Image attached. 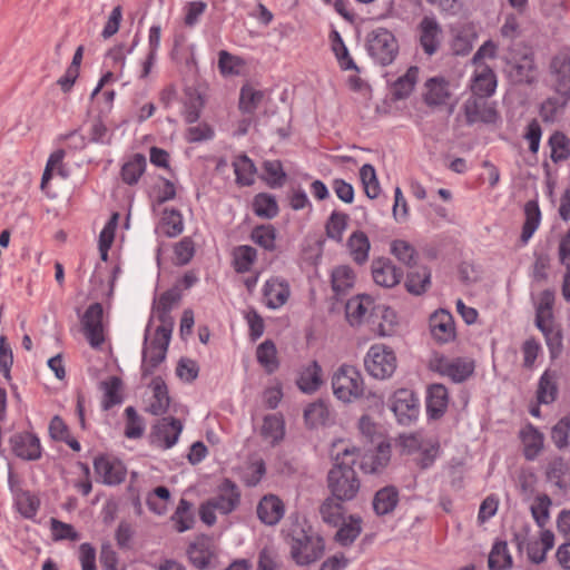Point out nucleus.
Listing matches in <instances>:
<instances>
[{"label": "nucleus", "instance_id": "f03ea898", "mask_svg": "<svg viewBox=\"0 0 570 570\" xmlns=\"http://www.w3.org/2000/svg\"><path fill=\"white\" fill-rule=\"evenodd\" d=\"M505 71L513 83H533L535 81V63L532 49L522 43L514 45L507 56Z\"/></svg>", "mask_w": 570, "mask_h": 570}, {"label": "nucleus", "instance_id": "0e129e2a", "mask_svg": "<svg viewBox=\"0 0 570 570\" xmlns=\"http://www.w3.org/2000/svg\"><path fill=\"white\" fill-rule=\"evenodd\" d=\"M328 416V409L322 401L314 402L304 410L305 422L311 428L324 424Z\"/></svg>", "mask_w": 570, "mask_h": 570}, {"label": "nucleus", "instance_id": "69168bd1", "mask_svg": "<svg viewBox=\"0 0 570 570\" xmlns=\"http://www.w3.org/2000/svg\"><path fill=\"white\" fill-rule=\"evenodd\" d=\"M570 435V419L568 416L561 417L551 429V440L559 449L569 446Z\"/></svg>", "mask_w": 570, "mask_h": 570}, {"label": "nucleus", "instance_id": "58836bf2", "mask_svg": "<svg viewBox=\"0 0 570 570\" xmlns=\"http://www.w3.org/2000/svg\"><path fill=\"white\" fill-rule=\"evenodd\" d=\"M146 168V158L141 154H135L130 160L121 167V179L127 185H136Z\"/></svg>", "mask_w": 570, "mask_h": 570}, {"label": "nucleus", "instance_id": "4468645a", "mask_svg": "<svg viewBox=\"0 0 570 570\" xmlns=\"http://www.w3.org/2000/svg\"><path fill=\"white\" fill-rule=\"evenodd\" d=\"M419 41L428 56L438 52L441 46L442 28L434 17L425 16L417 26Z\"/></svg>", "mask_w": 570, "mask_h": 570}, {"label": "nucleus", "instance_id": "ddd939ff", "mask_svg": "<svg viewBox=\"0 0 570 570\" xmlns=\"http://www.w3.org/2000/svg\"><path fill=\"white\" fill-rule=\"evenodd\" d=\"M183 431L180 420L168 416L163 417L154 425L151 432V442L167 450L176 444Z\"/></svg>", "mask_w": 570, "mask_h": 570}, {"label": "nucleus", "instance_id": "72a5a7b5", "mask_svg": "<svg viewBox=\"0 0 570 570\" xmlns=\"http://www.w3.org/2000/svg\"><path fill=\"white\" fill-rule=\"evenodd\" d=\"M449 83L443 78H431L426 81V94L424 101L429 106H441L446 102L450 97Z\"/></svg>", "mask_w": 570, "mask_h": 570}, {"label": "nucleus", "instance_id": "393cba45", "mask_svg": "<svg viewBox=\"0 0 570 570\" xmlns=\"http://www.w3.org/2000/svg\"><path fill=\"white\" fill-rule=\"evenodd\" d=\"M523 445V455L527 461H534L544 446V435L533 424L528 423L519 432Z\"/></svg>", "mask_w": 570, "mask_h": 570}, {"label": "nucleus", "instance_id": "ea45409f", "mask_svg": "<svg viewBox=\"0 0 570 570\" xmlns=\"http://www.w3.org/2000/svg\"><path fill=\"white\" fill-rule=\"evenodd\" d=\"M256 259L257 250L249 245H239L233 250V266L237 273L249 272Z\"/></svg>", "mask_w": 570, "mask_h": 570}, {"label": "nucleus", "instance_id": "cd10ccee", "mask_svg": "<svg viewBox=\"0 0 570 570\" xmlns=\"http://www.w3.org/2000/svg\"><path fill=\"white\" fill-rule=\"evenodd\" d=\"M399 500V490L394 485H386L374 494L373 510L379 517L390 514L395 510Z\"/></svg>", "mask_w": 570, "mask_h": 570}, {"label": "nucleus", "instance_id": "6ab92c4d", "mask_svg": "<svg viewBox=\"0 0 570 570\" xmlns=\"http://www.w3.org/2000/svg\"><path fill=\"white\" fill-rule=\"evenodd\" d=\"M210 501L220 513L228 514L239 505L240 491L234 481L224 479L218 487L217 495Z\"/></svg>", "mask_w": 570, "mask_h": 570}, {"label": "nucleus", "instance_id": "9b49d317", "mask_svg": "<svg viewBox=\"0 0 570 570\" xmlns=\"http://www.w3.org/2000/svg\"><path fill=\"white\" fill-rule=\"evenodd\" d=\"M102 316V305L94 303L88 306L81 318L83 334L92 347H99L105 342Z\"/></svg>", "mask_w": 570, "mask_h": 570}, {"label": "nucleus", "instance_id": "052dcab7", "mask_svg": "<svg viewBox=\"0 0 570 570\" xmlns=\"http://www.w3.org/2000/svg\"><path fill=\"white\" fill-rule=\"evenodd\" d=\"M16 504L21 515L32 519L39 510L40 500L29 491H21L17 494Z\"/></svg>", "mask_w": 570, "mask_h": 570}, {"label": "nucleus", "instance_id": "412c9836", "mask_svg": "<svg viewBox=\"0 0 570 570\" xmlns=\"http://www.w3.org/2000/svg\"><path fill=\"white\" fill-rule=\"evenodd\" d=\"M291 295V287L286 279L279 277H272L266 281L263 288V296L266 301V306L276 309L285 305Z\"/></svg>", "mask_w": 570, "mask_h": 570}, {"label": "nucleus", "instance_id": "a19ab883", "mask_svg": "<svg viewBox=\"0 0 570 570\" xmlns=\"http://www.w3.org/2000/svg\"><path fill=\"white\" fill-rule=\"evenodd\" d=\"M354 281V272L346 265L337 266L332 272V289L336 296L345 295L353 287Z\"/></svg>", "mask_w": 570, "mask_h": 570}, {"label": "nucleus", "instance_id": "2eb2a0df", "mask_svg": "<svg viewBox=\"0 0 570 570\" xmlns=\"http://www.w3.org/2000/svg\"><path fill=\"white\" fill-rule=\"evenodd\" d=\"M432 337L440 344L452 342L455 338L453 316L445 309L435 311L429 320Z\"/></svg>", "mask_w": 570, "mask_h": 570}, {"label": "nucleus", "instance_id": "0eeeda50", "mask_svg": "<svg viewBox=\"0 0 570 570\" xmlns=\"http://www.w3.org/2000/svg\"><path fill=\"white\" fill-rule=\"evenodd\" d=\"M430 367L442 376H448L454 383L466 381L474 373V362L465 357L449 358L444 355L435 356Z\"/></svg>", "mask_w": 570, "mask_h": 570}, {"label": "nucleus", "instance_id": "1a4fd4ad", "mask_svg": "<svg viewBox=\"0 0 570 570\" xmlns=\"http://www.w3.org/2000/svg\"><path fill=\"white\" fill-rule=\"evenodd\" d=\"M465 121L468 125L482 122L485 125H494L500 119V114L495 108V104L489 102L487 98L470 97L463 105Z\"/></svg>", "mask_w": 570, "mask_h": 570}, {"label": "nucleus", "instance_id": "c85d7f7f", "mask_svg": "<svg viewBox=\"0 0 570 570\" xmlns=\"http://www.w3.org/2000/svg\"><path fill=\"white\" fill-rule=\"evenodd\" d=\"M405 288L410 294L422 295L431 286V271L428 266L415 265L410 268L405 279Z\"/></svg>", "mask_w": 570, "mask_h": 570}, {"label": "nucleus", "instance_id": "13d9d810", "mask_svg": "<svg viewBox=\"0 0 570 570\" xmlns=\"http://www.w3.org/2000/svg\"><path fill=\"white\" fill-rule=\"evenodd\" d=\"M126 428L125 436L127 439H139L144 435L145 424L142 417L137 413L134 406L125 410Z\"/></svg>", "mask_w": 570, "mask_h": 570}, {"label": "nucleus", "instance_id": "423d86ee", "mask_svg": "<svg viewBox=\"0 0 570 570\" xmlns=\"http://www.w3.org/2000/svg\"><path fill=\"white\" fill-rule=\"evenodd\" d=\"M367 51L376 62L387 66L397 55V41L391 31L379 28L368 35Z\"/></svg>", "mask_w": 570, "mask_h": 570}, {"label": "nucleus", "instance_id": "603ef678", "mask_svg": "<svg viewBox=\"0 0 570 570\" xmlns=\"http://www.w3.org/2000/svg\"><path fill=\"white\" fill-rule=\"evenodd\" d=\"M236 175V183L240 186H250L254 184L256 167L252 159L246 155H240L233 163Z\"/></svg>", "mask_w": 570, "mask_h": 570}, {"label": "nucleus", "instance_id": "e2e57ef3", "mask_svg": "<svg viewBox=\"0 0 570 570\" xmlns=\"http://www.w3.org/2000/svg\"><path fill=\"white\" fill-rule=\"evenodd\" d=\"M165 235L168 237H176L183 233L184 223L179 210L177 209H165L161 218Z\"/></svg>", "mask_w": 570, "mask_h": 570}, {"label": "nucleus", "instance_id": "a18cd8bd", "mask_svg": "<svg viewBox=\"0 0 570 570\" xmlns=\"http://www.w3.org/2000/svg\"><path fill=\"white\" fill-rule=\"evenodd\" d=\"M253 212L256 216L272 219L278 215V205L276 198L266 193L257 194L253 199Z\"/></svg>", "mask_w": 570, "mask_h": 570}, {"label": "nucleus", "instance_id": "4c0bfd02", "mask_svg": "<svg viewBox=\"0 0 570 570\" xmlns=\"http://www.w3.org/2000/svg\"><path fill=\"white\" fill-rule=\"evenodd\" d=\"M265 98L263 90H257L250 85H244L239 92V110L243 114L253 115Z\"/></svg>", "mask_w": 570, "mask_h": 570}, {"label": "nucleus", "instance_id": "f257e3e1", "mask_svg": "<svg viewBox=\"0 0 570 570\" xmlns=\"http://www.w3.org/2000/svg\"><path fill=\"white\" fill-rule=\"evenodd\" d=\"M355 449L346 448L342 453H337L336 462L327 472V489L331 495L341 500V502L353 501L361 490V480L353 468L355 460L344 461V458L353 455Z\"/></svg>", "mask_w": 570, "mask_h": 570}, {"label": "nucleus", "instance_id": "a878e982", "mask_svg": "<svg viewBox=\"0 0 570 570\" xmlns=\"http://www.w3.org/2000/svg\"><path fill=\"white\" fill-rule=\"evenodd\" d=\"M284 512L285 507L283 501L274 494L263 497L257 505V517L267 525L277 524L283 518Z\"/></svg>", "mask_w": 570, "mask_h": 570}, {"label": "nucleus", "instance_id": "8fccbe9b", "mask_svg": "<svg viewBox=\"0 0 570 570\" xmlns=\"http://www.w3.org/2000/svg\"><path fill=\"white\" fill-rule=\"evenodd\" d=\"M551 149V160L554 164L564 161L570 158V140L561 131H554L548 141Z\"/></svg>", "mask_w": 570, "mask_h": 570}, {"label": "nucleus", "instance_id": "7c9ffc66", "mask_svg": "<svg viewBox=\"0 0 570 570\" xmlns=\"http://www.w3.org/2000/svg\"><path fill=\"white\" fill-rule=\"evenodd\" d=\"M322 367L317 361L304 367L297 379V386L304 393H313L322 385Z\"/></svg>", "mask_w": 570, "mask_h": 570}, {"label": "nucleus", "instance_id": "6e6d98bb", "mask_svg": "<svg viewBox=\"0 0 570 570\" xmlns=\"http://www.w3.org/2000/svg\"><path fill=\"white\" fill-rule=\"evenodd\" d=\"M360 178L363 184L365 195L371 199H375L381 191L375 168L371 164L363 165L360 169Z\"/></svg>", "mask_w": 570, "mask_h": 570}, {"label": "nucleus", "instance_id": "37998d69", "mask_svg": "<svg viewBox=\"0 0 570 570\" xmlns=\"http://www.w3.org/2000/svg\"><path fill=\"white\" fill-rule=\"evenodd\" d=\"M256 357L268 374L274 373L279 366L277 350L271 340H266L257 346Z\"/></svg>", "mask_w": 570, "mask_h": 570}, {"label": "nucleus", "instance_id": "f3484780", "mask_svg": "<svg viewBox=\"0 0 570 570\" xmlns=\"http://www.w3.org/2000/svg\"><path fill=\"white\" fill-rule=\"evenodd\" d=\"M12 452L20 459L35 461L41 456L40 440L32 433L20 432L10 438Z\"/></svg>", "mask_w": 570, "mask_h": 570}, {"label": "nucleus", "instance_id": "bf43d9fd", "mask_svg": "<svg viewBox=\"0 0 570 570\" xmlns=\"http://www.w3.org/2000/svg\"><path fill=\"white\" fill-rule=\"evenodd\" d=\"M554 303V294L552 291L546 289L540 295V302L535 311V325L542 328L541 323L552 321V307Z\"/></svg>", "mask_w": 570, "mask_h": 570}, {"label": "nucleus", "instance_id": "473e14b6", "mask_svg": "<svg viewBox=\"0 0 570 570\" xmlns=\"http://www.w3.org/2000/svg\"><path fill=\"white\" fill-rule=\"evenodd\" d=\"M122 381L118 376H110L100 382V390L104 391L101 406L105 411L110 410L115 405L122 403V395L120 393Z\"/></svg>", "mask_w": 570, "mask_h": 570}, {"label": "nucleus", "instance_id": "e433bc0d", "mask_svg": "<svg viewBox=\"0 0 570 570\" xmlns=\"http://www.w3.org/2000/svg\"><path fill=\"white\" fill-rule=\"evenodd\" d=\"M344 502L335 499L333 495L326 498L320 507V513L323 521L333 527H338L344 519Z\"/></svg>", "mask_w": 570, "mask_h": 570}, {"label": "nucleus", "instance_id": "774afa93", "mask_svg": "<svg viewBox=\"0 0 570 570\" xmlns=\"http://www.w3.org/2000/svg\"><path fill=\"white\" fill-rule=\"evenodd\" d=\"M50 530L51 535L55 541L60 540H70V541H77L79 540V533L75 530V528L69 524L65 523L58 519L51 518L50 519Z\"/></svg>", "mask_w": 570, "mask_h": 570}, {"label": "nucleus", "instance_id": "de8ad7c7", "mask_svg": "<svg viewBox=\"0 0 570 570\" xmlns=\"http://www.w3.org/2000/svg\"><path fill=\"white\" fill-rule=\"evenodd\" d=\"M191 507L193 504L188 500L184 498L179 500L178 507L171 515V521L178 532H185L193 528L195 517Z\"/></svg>", "mask_w": 570, "mask_h": 570}, {"label": "nucleus", "instance_id": "4d7b16f0", "mask_svg": "<svg viewBox=\"0 0 570 570\" xmlns=\"http://www.w3.org/2000/svg\"><path fill=\"white\" fill-rule=\"evenodd\" d=\"M348 215L341 212H333L326 222L325 229L328 238L341 242L343 233L347 227Z\"/></svg>", "mask_w": 570, "mask_h": 570}, {"label": "nucleus", "instance_id": "6e6552de", "mask_svg": "<svg viewBox=\"0 0 570 570\" xmlns=\"http://www.w3.org/2000/svg\"><path fill=\"white\" fill-rule=\"evenodd\" d=\"M390 407L401 425L407 426L417 420L420 404L416 394L412 390H396L390 399Z\"/></svg>", "mask_w": 570, "mask_h": 570}, {"label": "nucleus", "instance_id": "4be33fe9", "mask_svg": "<svg viewBox=\"0 0 570 570\" xmlns=\"http://www.w3.org/2000/svg\"><path fill=\"white\" fill-rule=\"evenodd\" d=\"M391 460V444L387 441L381 440L377 442L374 452L366 453L362 458L361 469L367 474L381 473Z\"/></svg>", "mask_w": 570, "mask_h": 570}, {"label": "nucleus", "instance_id": "c9c22d12", "mask_svg": "<svg viewBox=\"0 0 570 570\" xmlns=\"http://www.w3.org/2000/svg\"><path fill=\"white\" fill-rule=\"evenodd\" d=\"M524 223L522 226L521 242L523 244L532 237L540 225L541 212L537 200H529L524 205Z\"/></svg>", "mask_w": 570, "mask_h": 570}, {"label": "nucleus", "instance_id": "3c124183", "mask_svg": "<svg viewBox=\"0 0 570 570\" xmlns=\"http://www.w3.org/2000/svg\"><path fill=\"white\" fill-rule=\"evenodd\" d=\"M276 228L271 225H259L253 228L250 233V239L268 252H274L276 249Z\"/></svg>", "mask_w": 570, "mask_h": 570}, {"label": "nucleus", "instance_id": "aec40b11", "mask_svg": "<svg viewBox=\"0 0 570 570\" xmlns=\"http://www.w3.org/2000/svg\"><path fill=\"white\" fill-rule=\"evenodd\" d=\"M546 479L559 489L560 492L570 491V464L562 456L552 458L546 466Z\"/></svg>", "mask_w": 570, "mask_h": 570}, {"label": "nucleus", "instance_id": "338daca9", "mask_svg": "<svg viewBox=\"0 0 570 570\" xmlns=\"http://www.w3.org/2000/svg\"><path fill=\"white\" fill-rule=\"evenodd\" d=\"M551 503V499L548 494H540L534 499V502L531 505L532 517L540 528H544L549 520V509Z\"/></svg>", "mask_w": 570, "mask_h": 570}, {"label": "nucleus", "instance_id": "f704fd0d", "mask_svg": "<svg viewBox=\"0 0 570 570\" xmlns=\"http://www.w3.org/2000/svg\"><path fill=\"white\" fill-rule=\"evenodd\" d=\"M184 94V118L187 124H194L200 117V111L204 107V99L193 87H187Z\"/></svg>", "mask_w": 570, "mask_h": 570}, {"label": "nucleus", "instance_id": "79ce46f5", "mask_svg": "<svg viewBox=\"0 0 570 570\" xmlns=\"http://www.w3.org/2000/svg\"><path fill=\"white\" fill-rule=\"evenodd\" d=\"M417 76L419 68L415 66L410 67L405 75L401 76L394 81L392 86L393 98L395 100H401L409 97L414 89Z\"/></svg>", "mask_w": 570, "mask_h": 570}, {"label": "nucleus", "instance_id": "f8f14e48", "mask_svg": "<svg viewBox=\"0 0 570 570\" xmlns=\"http://www.w3.org/2000/svg\"><path fill=\"white\" fill-rule=\"evenodd\" d=\"M169 342V340L155 335L147 345V337H145L141 364V373L144 377L151 375L158 365L165 361Z\"/></svg>", "mask_w": 570, "mask_h": 570}, {"label": "nucleus", "instance_id": "c03bdc74", "mask_svg": "<svg viewBox=\"0 0 570 570\" xmlns=\"http://www.w3.org/2000/svg\"><path fill=\"white\" fill-rule=\"evenodd\" d=\"M488 566L490 570H507L512 567V557L509 553L505 541L493 544L489 554Z\"/></svg>", "mask_w": 570, "mask_h": 570}, {"label": "nucleus", "instance_id": "b1692460", "mask_svg": "<svg viewBox=\"0 0 570 570\" xmlns=\"http://www.w3.org/2000/svg\"><path fill=\"white\" fill-rule=\"evenodd\" d=\"M497 76L493 69L485 63L479 65L472 79V97H491L494 94Z\"/></svg>", "mask_w": 570, "mask_h": 570}, {"label": "nucleus", "instance_id": "49530a36", "mask_svg": "<svg viewBox=\"0 0 570 570\" xmlns=\"http://www.w3.org/2000/svg\"><path fill=\"white\" fill-rule=\"evenodd\" d=\"M347 246L355 263L361 265L367 261L370 240L365 233L354 232L347 240Z\"/></svg>", "mask_w": 570, "mask_h": 570}, {"label": "nucleus", "instance_id": "864d4df0", "mask_svg": "<svg viewBox=\"0 0 570 570\" xmlns=\"http://www.w3.org/2000/svg\"><path fill=\"white\" fill-rule=\"evenodd\" d=\"M391 253L409 268L416 265L419 257L416 249L406 240L395 239L391 243Z\"/></svg>", "mask_w": 570, "mask_h": 570}, {"label": "nucleus", "instance_id": "39448f33", "mask_svg": "<svg viewBox=\"0 0 570 570\" xmlns=\"http://www.w3.org/2000/svg\"><path fill=\"white\" fill-rule=\"evenodd\" d=\"M366 372L376 380H386L392 377L397 368V357L390 346L384 344H374L367 351L364 357Z\"/></svg>", "mask_w": 570, "mask_h": 570}, {"label": "nucleus", "instance_id": "7ed1b4c3", "mask_svg": "<svg viewBox=\"0 0 570 570\" xmlns=\"http://www.w3.org/2000/svg\"><path fill=\"white\" fill-rule=\"evenodd\" d=\"M334 395L343 402H352L364 394V381L361 372L352 365H341L332 376Z\"/></svg>", "mask_w": 570, "mask_h": 570}, {"label": "nucleus", "instance_id": "09e8293b", "mask_svg": "<svg viewBox=\"0 0 570 570\" xmlns=\"http://www.w3.org/2000/svg\"><path fill=\"white\" fill-rule=\"evenodd\" d=\"M558 386L556 375L550 371H546L538 384L537 399L541 404H550L557 399Z\"/></svg>", "mask_w": 570, "mask_h": 570}, {"label": "nucleus", "instance_id": "2f4dec72", "mask_svg": "<svg viewBox=\"0 0 570 570\" xmlns=\"http://www.w3.org/2000/svg\"><path fill=\"white\" fill-rule=\"evenodd\" d=\"M362 531V519L358 515H350L347 519H343L340 524V529L335 534V540L344 547L351 546Z\"/></svg>", "mask_w": 570, "mask_h": 570}, {"label": "nucleus", "instance_id": "bb28decb", "mask_svg": "<svg viewBox=\"0 0 570 570\" xmlns=\"http://www.w3.org/2000/svg\"><path fill=\"white\" fill-rule=\"evenodd\" d=\"M313 529L307 524V521L301 518L297 513L291 514L288 522L282 529V533L286 543L292 549L293 546H299L301 541L306 538Z\"/></svg>", "mask_w": 570, "mask_h": 570}, {"label": "nucleus", "instance_id": "a211bd4d", "mask_svg": "<svg viewBox=\"0 0 570 570\" xmlns=\"http://www.w3.org/2000/svg\"><path fill=\"white\" fill-rule=\"evenodd\" d=\"M94 469L105 484H120L126 478V468L118 460H111L105 455L94 461Z\"/></svg>", "mask_w": 570, "mask_h": 570}, {"label": "nucleus", "instance_id": "9d476101", "mask_svg": "<svg viewBox=\"0 0 570 570\" xmlns=\"http://www.w3.org/2000/svg\"><path fill=\"white\" fill-rule=\"evenodd\" d=\"M325 543L322 537L311 532L301 541L299 546H293L291 557L297 566H308L322 558Z\"/></svg>", "mask_w": 570, "mask_h": 570}, {"label": "nucleus", "instance_id": "c756f323", "mask_svg": "<svg viewBox=\"0 0 570 570\" xmlns=\"http://www.w3.org/2000/svg\"><path fill=\"white\" fill-rule=\"evenodd\" d=\"M153 386V401L148 406V412L153 415H163L167 412L170 397L165 381L160 376H156L151 381Z\"/></svg>", "mask_w": 570, "mask_h": 570}, {"label": "nucleus", "instance_id": "5701e85b", "mask_svg": "<svg viewBox=\"0 0 570 570\" xmlns=\"http://www.w3.org/2000/svg\"><path fill=\"white\" fill-rule=\"evenodd\" d=\"M449 405L448 389L440 383L429 386L426 394V414L430 420H440Z\"/></svg>", "mask_w": 570, "mask_h": 570}, {"label": "nucleus", "instance_id": "680f3d73", "mask_svg": "<svg viewBox=\"0 0 570 570\" xmlns=\"http://www.w3.org/2000/svg\"><path fill=\"white\" fill-rule=\"evenodd\" d=\"M264 171L266 174V183L272 188L282 187L286 179V173L283 169V165L279 160H266L263 164Z\"/></svg>", "mask_w": 570, "mask_h": 570}, {"label": "nucleus", "instance_id": "dca6fc26", "mask_svg": "<svg viewBox=\"0 0 570 570\" xmlns=\"http://www.w3.org/2000/svg\"><path fill=\"white\" fill-rule=\"evenodd\" d=\"M371 268L375 284L382 287L392 288L397 285L403 277L402 269L397 268L395 264L386 257L373 259Z\"/></svg>", "mask_w": 570, "mask_h": 570}, {"label": "nucleus", "instance_id": "5fc2aeb1", "mask_svg": "<svg viewBox=\"0 0 570 570\" xmlns=\"http://www.w3.org/2000/svg\"><path fill=\"white\" fill-rule=\"evenodd\" d=\"M262 435L276 443L284 438V420L277 414H269L264 417L262 425Z\"/></svg>", "mask_w": 570, "mask_h": 570}, {"label": "nucleus", "instance_id": "20e7f679", "mask_svg": "<svg viewBox=\"0 0 570 570\" xmlns=\"http://www.w3.org/2000/svg\"><path fill=\"white\" fill-rule=\"evenodd\" d=\"M550 73L559 97L549 98L543 108L550 106L556 111L570 100V55L564 52L556 55L550 62Z\"/></svg>", "mask_w": 570, "mask_h": 570}]
</instances>
